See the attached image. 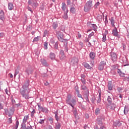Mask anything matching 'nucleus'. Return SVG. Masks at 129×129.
Here are the masks:
<instances>
[{
	"mask_svg": "<svg viewBox=\"0 0 129 129\" xmlns=\"http://www.w3.org/2000/svg\"><path fill=\"white\" fill-rule=\"evenodd\" d=\"M94 35V32H92L91 34L88 35V38L90 39L92 36Z\"/></svg>",
	"mask_w": 129,
	"mask_h": 129,
	"instance_id": "6e6d98bb",
	"label": "nucleus"
},
{
	"mask_svg": "<svg viewBox=\"0 0 129 129\" xmlns=\"http://www.w3.org/2000/svg\"><path fill=\"white\" fill-rule=\"evenodd\" d=\"M19 124H20V123L19 122V120H17L16 121L15 127H14L13 129H18V127H19Z\"/></svg>",
	"mask_w": 129,
	"mask_h": 129,
	"instance_id": "ea45409f",
	"label": "nucleus"
},
{
	"mask_svg": "<svg viewBox=\"0 0 129 129\" xmlns=\"http://www.w3.org/2000/svg\"><path fill=\"white\" fill-rule=\"evenodd\" d=\"M79 89V88L78 87V85H77L75 87V90L76 91L77 93L80 92Z\"/></svg>",
	"mask_w": 129,
	"mask_h": 129,
	"instance_id": "8fccbe9b",
	"label": "nucleus"
},
{
	"mask_svg": "<svg viewBox=\"0 0 129 129\" xmlns=\"http://www.w3.org/2000/svg\"><path fill=\"white\" fill-rule=\"evenodd\" d=\"M70 12L72 14H75L76 13V9L73 6V7H71L70 9Z\"/></svg>",
	"mask_w": 129,
	"mask_h": 129,
	"instance_id": "cd10ccee",
	"label": "nucleus"
},
{
	"mask_svg": "<svg viewBox=\"0 0 129 129\" xmlns=\"http://www.w3.org/2000/svg\"><path fill=\"white\" fill-rule=\"evenodd\" d=\"M41 64L45 67H48V66H49V63L47 62V60L44 58L41 59Z\"/></svg>",
	"mask_w": 129,
	"mask_h": 129,
	"instance_id": "ddd939ff",
	"label": "nucleus"
},
{
	"mask_svg": "<svg viewBox=\"0 0 129 129\" xmlns=\"http://www.w3.org/2000/svg\"><path fill=\"white\" fill-rule=\"evenodd\" d=\"M21 128L22 129H27V125H26V123H23L21 124Z\"/></svg>",
	"mask_w": 129,
	"mask_h": 129,
	"instance_id": "a18cd8bd",
	"label": "nucleus"
},
{
	"mask_svg": "<svg viewBox=\"0 0 129 129\" xmlns=\"http://www.w3.org/2000/svg\"><path fill=\"white\" fill-rule=\"evenodd\" d=\"M107 101L109 104H111V103H112V99H111V97H110V96H108Z\"/></svg>",
	"mask_w": 129,
	"mask_h": 129,
	"instance_id": "c85d7f7f",
	"label": "nucleus"
},
{
	"mask_svg": "<svg viewBox=\"0 0 129 129\" xmlns=\"http://www.w3.org/2000/svg\"><path fill=\"white\" fill-rule=\"evenodd\" d=\"M27 10H28V11H30V12H31V13H33V10H32V9L29 6L27 7Z\"/></svg>",
	"mask_w": 129,
	"mask_h": 129,
	"instance_id": "338daca9",
	"label": "nucleus"
},
{
	"mask_svg": "<svg viewBox=\"0 0 129 129\" xmlns=\"http://www.w3.org/2000/svg\"><path fill=\"white\" fill-rule=\"evenodd\" d=\"M54 113L55 114V120L56 121H59V116H58V111H56L55 112H54Z\"/></svg>",
	"mask_w": 129,
	"mask_h": 129,
	"instance_id": "f704fd0d",
	"label": "nucleus"
},
{
	"mask_svg": "<svg viewBox=\"0 0 129 129\" xmlns=\"http://www.w3.org/2000/svg\"><path fill=\"white\" fill-rule=\"evenodd\" d=\"M60 59L63 60L65 58V53H64V50H61L59 52Z\"/></svg>",
	"mask_w": 129,
	"mask_h": 129,
	"instance_id": "a211bd4d",
	"label": "nucleus"
},
{
	"mask_svg": "<svg viewBox=\"0 0 129 129\" xmlns=\"http://www.w3.org/2000/svg\"><path fill=\"white\" fill-rule=\"evenodd\" d=\"M49 58L51 60H55L56 58V55L53 52H50L49 54Z\"/></svg>",
	"mask_w": 129,
	"mask_h": 129,
	"instance_id": "6ab92c4d",
	"label": "nucleus"
},
{
	"mask_svg": "<svg viewBox=\"0 0 129 129\" xmlns=\"http://www.w3.org/2000/svg\"><path fill=\"white\" fill-rule=\"evenodd\" d=\"M30 111H31V113H32L33 114H34L36 112V111L35 110V109L34 108H31Z\"/></svg>",
	"mask_w": 129,
	"mask_h": 129,
	"instance_id": "bf43d9fd",
	"label": "nucleus"
},
{
	"mask_svg": "<svg viewBox=\"0 0 129 129\" xmlns=\"http://www.w3.org/2000/svg\"><path fill=\"white\" fill-rule=\"evenodd\" d=\"M129 110L128 108H127V107L126 106L124 107V114H125V115H126V114H127V112H128Z\"/></svg>",
	"mask_w": 129,
	"mask_h": 129,
	"instance_id": "4c0bfd02",
	"label": "nucleus"
},
{
	"mask_svg": "<svg viewBox=\"0 0 129 129\" xmlns=\"http://www.w3.org/2000/svg\"><path fill=\"white\" fill-rule=\"evenodd\" d=\"M72 98V96L71 94H68L67 96V98L66 99V103L71 105L73 108H74V105L76 104V100L75 99Z\"/></svg>",
	"mask_w": 129,
	"mask_h": 129,
	"instance_id": "f03ea898",
	"label": "nucleus"
},
{
	"mask_svg": "<svg viewBox=\"0 0 129 129\" xmlns=\"http://www.w3.org/2000/svg\"><path fill=\"white\" fill-rule=\"evenodd\" d=\"M5 111L6 114H8L9 116H12V115L14 114V111L13 109H12V108L10 109L9 111L8 109H5Z\"/></svg>",
	"mask_w": 129,
	"mask_h": 129,
	"instance_id": "9b49d317",
	"label": "nucleus"
},
{
	"mask_svg": "<svg viewBox=\"0 0 129 129\" xmlns=\"http://www.w3.org/2000/svg\"><path fill=\"white\" fill-rule=\"evenodd\" d=\"M120 77H125V74L121 72L120 74H119Z\"/></svg>",
	"mask_w": 129,
	"mask_h": 129,
	"instance_id": "5fc2aeb1",
	"label": "nucleus"
},
{
	"mask_svg": "<svg viewBox=\"0 0 129 129\" xmlns=\"http://www.w3.org/2000/svg\"><path fill=\"white\" fill-rule=\"evenodd\" d=\"M107 86L109 90H112L113 86H112V84H111V82H109L108 83Z\"/></svg>",
	"mask_w": 129,
	"mask_h": 129,
	"instance_id": "7c9ffc66",
	"label": "nucleus"
},
{
	"mask_svg": "<svg viewBox=\"0 0 129 129\" xmlns=\"http://www.w3.org/2000/svg\"><path fill=\"white\" fill-rule=\"evenodd\" d=\"M8 9L10 11L13 10L14 9V5L12 3H9L8 4Z\"/></svg>",
	"mask_w": 129,
	"mask_h": 129,
	"instance_id": "bb28decb",
	"label": "nucleus"
},
{
	"mask_svg": "<svg viewBox=\"0 0 129 129\" xmlns=\"http://www.w3.org/2000/svg\"><path fill=\"white\" fill-rule=\"evenodd\" d=\"M67 4L68 6L71 5V0H67Z\"/></svg>",
	"mask_w": 129,
	"mask_h": 129,
	"instance_id": "e2e57ef3",
	"label": "nucleus"
},
{
	"mask_svg": "<svg viewBox=\"0 0 129 129\" xmlns=\"http://www.w3.org/2000/svg\"><path fill=\"white\" fill-rule=\"evenodd\" d=\"M28 5L32 6L34 8H37V6H38V3H37V1L36 0H29L28 1Z\"/></svg>",
	"mask_w": 129,
	"mask_h": 129,
	"instance_id": "0eeeda50",
	"label": "nucleus"
},
{
	"mask_svg": "<svg viewBox=\"0 0 129 129\" xmlns=\"http://www.w3.org/2000/svg\"><path fill=\"white\" fill-rule=\"evenodd\" d=\"M106 41V35L103 34L102 42H105Z\"/></svg>",
	"mask_w": 129,
	"mask_h": 129,
	"instance_id": "09e8293b",
	"label": "nucleus"
},
{
	"mask_svg": "<svg viewBox=\"0 0 129 129\" xmlns=\"http://www.w3.org/2000/svg\"><path fill=\"white\" fill-rule=\"evenodd\" d=\"M97 19L98 20V21H99V22H101V21H102V16L100 15H98L97 17Z\"/></svg>",
	"mask_w": 129,
	"mask_h": 129,
	"instance_id": "58836bf2",
	"label": "nucleus"
},
{
	"mask_svg": "<svg viewBox=\"0 0 129 129\" xmlns=\"http://www.w3.org/2000/svg\"><path fill=\"white\" fill-rule=\"evenodd\" d=\"M47 120L49 121L50 124H53V123H54V118L52 117H48Z\"/></svg>",
	"mask_w": 129,
	"mask_h": 129,
	"instance_id": "a878e982",
	"label": "nucleus"
},
{
	"mask_svg": "<svg viewBox=\"0 0 129 129\" xmlns=\"http://www.w3.org/2000/svg\"><path fill=\"white\" fill-rule=\"evenodd\" d=\"M74 108L73 110V113H74V115L75 117V118H76V119H79V116H78V113L77 112V109L76 108Z\"/></svg>",
	"mask_w": 129,
	"mask_h": 129,
	"instance_id": "4468645a",
	"label": "nucleus"
},
{
	"mask_svg": "<svg viewBox=\"0 0 129 129\" xmlns=\"http://www.w3.org/2000/svg\"><path fill=\"white\" fill-rule=\"evenodd\" d=\"M81 89H82V90H88V89H87V87H86V86L84 85H82L81 87Z\"/></svg>",
	"mask_w": 129,
	"mask_h": 129,
	"instance_id": "a19ab883",
	"label": "nucleus"
},
{
	"mask_svg": "<svg viewBox=\"0 0 129 129\" xmlns=\"http://www.w3.org/2000/svg\"><path fill=\"white\" fill-rule=\"evenodd\" d=\"M9 123H12L13 122V120H12V116H9Z\"/></svg>",
	"mask_w": 129,
	"mask_h": 129,
	"instance_id": "0e129e2a",
	"label": "nucleus"
},
{
	"mask_svg": "<svg viewBox=\"0 0 129 129\" xmlns=\"http://www.w3.org/2000/svg\"><path fill=\"white\" fill-rule=\"evenodd\" d=\"M61 128V123L59 122H57L55 124V129H60Z\"/></svg>",
	"mask_w": 129,
	"mask_h": 129,
	"instance_id": "c9c22d12",
	"label": "nucleus"
},
{
	"mask_svg": "<svg viewBox=\"0 0 129 129\" xmlns=\"http://www.w3.org/2000/svg\"><path fill=\"white\" fill-rule=\"evenodd\" d=\"M83 95L85 99L88 102V103H90V101H89V90H86L83 93Z\"/></svg>",
	"mask_w": 129,
	"mask_h": 129,
	"instance_id": "39448f33",
	"label": "nucleus"
},
{
	"mask_svg": "<svg viewBox=\"0 0 129 129\" xmlns=\"http://www.w3.org/2000/svg\"><path fill=\"white\" fill-rule=\"evenodd\" d=\"M38 107L39 110H41L42 112H45V113H48L49 112V110L46 107H43L41 106V105L38 104Z\"/></svg>",
	"mask_w": 129,
	"mask_h": 129,
	"instance_id": "1a4fd4ad",
	"label": "nucleus"
},
{
	"mask_svg": "<svg viewBox=\"0 0 129 129\" xmlns=\"http://www.w3.org/2000/svg\"><path fill=\"white\" fill-rule=\"evenodd\" d=\"M90 27L93 28L94 31H96V30H97V26H96V24H91Z\"/></svg>",
	"mask_w": 129,
	"mask_h": 129,
	"instance_id": "c756f323",
	"label": "nucleus"
},
{
	"mask_svg": "<svg viewBox=\"0 0 129 129\" xmlns=\"http://www.w3.org/2000/svg\"><path fill=\"white\" fill-rule=\"evenodd\" d=\"M28 119H29V115L24 116V117L23 120V123H26V122H27V120H28Z\"/></svg>",
	"mask_w": 129,
	"mask_h": 129,
	"instance_id": "473e14b6",
	"label": "nucleus"
},
{
	"mask_svg": "<svg viewBox=\"0 0 129 129\" xmlns=\"http://www.w3.org/2000/svg\"><path fill=\"white\" fill-rule=\"evenodd\" d=\"M77 95L78 97L81 98L82 100H83H83H84V99L83 98V97H82V95H81L80 94V92H77Z\"/></svg>",
	"mask_w": 129,
	"mask_h": 129,
	"instance_id": "e433bc0d",
	"label": "nucleus"
},
{
	"mask_svg": "<svg viewBox=\"0 0 129 129\" xmlns=\"http://www.w3.org/2000/svg\"><path fill=\"white\" fill-rule=\"evenodd\" d=\"M69 12V10L68 9H67L66 11L63 13V15L62 16L63 19L64 20H68V12Z\"/></svg>",
	"mask_w": 129,
	"mask_h": 129,
	"instance_id": "dca6fc26",
	"label": "nucleus"
},
{
	"mask_svg": "<svg viewBox=\"0 0 129 129\" xmlns=\"http://www.w3.org/2000/svg\"><path fill=\"white\" fill-rule=\"evenodd\" d=\"M56 36L59 42H62L64 37V34L63 33H62L61 31H57L56 32Z\"/></svg>",
	"mask_w": 129,
	"mask_h": 129,
	"instance_id": "423d86ee",
	"label": "nucleus"
},
{
	"mask_svg": "<svg viewBox=\"0 0 129 129\" xmlns=\"http://www.w3.org/2000/svg\"><path fill=\"white\" fill-rule=\"evenodd\" d=\"M26 129H33V127L30 125L29 126H27V127H26Z\"/></svg>",
	"mask_w": 129,
	"mask_h": 129,
	"instance_id": "774afa93",
	"label": "nucleus"
},
{
	"mask_svg": "<svg viewBox=\"0 0 129 129\" xmlns=\"http://www.w3.org/2000/svg\"><path fill=\"white\" fill-rule=\"evenodd\" d=\"M4 104H5V103H0V109H3L4 108Z\"/></svg>",
	"mask_w": 129,
	"mask_h": 129,
	"instance_id": "052dcab7",
	"label": "nucleus"
},
{
	"mask_svg": "<svg viewBox=\"0 0 129 129\" xmlns=\"http://www.w3.org/2000/svg\"><path fill=\"white\" fill-rule=\"evenodd\" d=\"M44 50H47L48 49V42H45L44 43Z\"/></svg>",
	"mask_w": 129,
	"mask_h": 129,
	"instance_id": "49530a36",
	"label": "nucleus"
},
{
	"mask_svg": "<svg viewBox=\"0 0 129 129\" xmlns=\"http://www.w3.org/2000/svg\"><path fill=\"white\" fill-rule=\"evenodd\" d=\"M110 22H111V25L112 27H115V25H114V19L113 17L111 18Z\"/></svg>",
	"mask_w": 129,
	"mask_h": 129,
	"instance_id": "72a5a7b5",
	"label": "nucleus"
},
{
	"mask_svg": "<svg viewBox=\"0 0 129 129\" xmlns=\"http://www.w3.org/2000/svg\"><path fill=\"white\" fill-rule=\"evenodd\" d=\"M106 65V61L103 60L101 61L100 63L99 64L98 69L99 71H102L103 69H104V66Z\"/></svg>",
	"mask_w": 129,
	"mask_h": 129,
	"instance_id": "20e7f679",
	"label": "nucleus"
},
{
	"mask_svg": "<svg viewBox=\"0 0 129 129\" xmlns=\"http://www.w3.org/2000/svg\"><path fill=\"white\" fill-rule=\"evenodd\" d=\"M104 127H105L103 125L101 126L100 128L98 127V126H96L94 129H104Z\"/></svg>",
	"mask_w": 129,
	"mask_h": 129,
	"instance_id": "3c124183",
	"label": "nucleus"
},
{
	"mask_svg": "<svg viewBox=\"0 0 129 129\" xmlns=\"http://www.w3.org/2000/svg\"><path fill=\"white\" fill-rule=\"evenodd\" d=\"M90 64H89L88 63H84L83 65H84V67H85V68H86L87 69H89L90 70H91V69H92V67H93V66H94V63H93V62L91 61Z\"/></svg>",
	"mask_w": 129,
	"mask_h": 129,
	"instance_id": "6e6552de",
	"label": "nucleus"
},
{
	"mask_svg": "<svg viewBox=\"0 0 129 129\" xmlns=\"http://www.w3.org/2000/svg\"><path fill=\"white\" fill-rule=\"evenodd\" d=\"M39 38H40V36L35 37L32 41L33 43H35V42H38L39 41Z\"/></svg>",
	"mask_w": 129,
	"mask_h": 129,
	"instance_id": "de8ad7c7",
	"label": "nucleus"
},
{
	"mask_svg": "<svg viewBox=\"0 0 129 129\" xmlns=\"http://www.w3.org/2000/svg\"><path fill=\"white\" fill-rule=\"evenodd\" d=\"M61 9H62V11H63L64 13H65V12H66L67 10H68V9L66 7V4H65V3H62Z\"/></svg>",
	"mask_w": 129,
	"mask_h": 129,
	"instance_id": "4be33fe9",
	"label": "nucleus"
},
{
	"mask_svg": "<svg viewBox=\"0 0 129 129\" xmlns=\"http://www.w3.org/2000/svg\"><path fill=\"white\" fill-rule=\"evenodd\" d=\"M111 59L113 62H116V60L117 59V55H116V53L114 52L110 53Z\"/></svg>",
	"mask_w": 129,
	"mask_h": 129,
	"instance_id": "9d476101",
	"label": "nucleus"
},
{
	"mask_svg": "<svg viewBox=\"0 0 129 129\" xmlns=\"http://www.w3.org/2000/svg\"><path fill=\"white\" fill-rule=\"evenodd\" d=\"M30 82L27 81L22 87V88L19 90V93L25 99L28 100L30 98H32V97L30 96V92H31V89L29 88Z\"/></svg>",
	"mask_w": 129,
	"mask_h": 129,
	"instance_id": "f257e3e1",
	"label": "nucleus"
},
{
	"mask_svg": "<svg viewBox=\"0 0 129 129\" xmlns=\"http://www.w3.org/2000/svg\"><path fill=\"white\" fill-rule=\"evenodd\" d=\"M45 122V119H40L39 121V123L40 124H43Z\"/></svg>",
	"mask_w": 129,
	"mask_h": 129,
	"instance_id": "4d7b16f0",
	"label": "nucleus"
},
{
	"mask_svg": "<svg viewBox=\"0 0 129 129\" xmlns=\"http://www.w3.org/2000/svg\"><path fill=\"white\" fill-rule=\"evenodd\" d=\"M91 7H92V1H89L87 2L84 6V11L87 13V12L91 9Z\"/></svg>",
	"mask_w": 129,
	"mask_h": 129,
	"instance_id": "7ed1b4c3",
	"label": "nucleus"
},
{
	"mask_svg": "<svg viewBox=\"0 0 129 129\" xmlns=\"http://www.w3.org/2000/svg\"><path fill=\"white\" fill-rule=\"evenodd\" d=\"M110 109H111V110H114V109H115V105L114 104H111Z\"/></svg>",
	"mask_w": 129,
	"mask_h": 129,
	"instance_id": "37998d69",
	"label": "nucleus"
},
{
	"mask_svg": "<svg viewBox=\"0 0 129 129\" xmlns=\"http://www.w3.org/2000/svg\"><path fill=\"white\" fill-rule=\"evenodd\" d=\"M48 35V31L47 30H44V34H43V37H46Z\"/></svg>",
	"mask_w": 129,
	"mask_h": 129,
	"instance_id": "13d9d810",
	"label": "nucleus"
},
{
	"mask_svg": "<svg viewBox=\"0 0 129 129\" xmlns=\"http://www.w3.org/2000/svg\"><path fill=\"white\" fill-rule=\"evenodd\" d=\"M89 56L91 60H94L95 58V53H94V52H91L89 54Z\"/></svg>",
	"mask_w": 129,
	"mask_h": 129,
	"instance_id": "5701e85b",
	"label": "nucleus"
},
{
	"mask_svg": "<svg viewBox=\"0 0 129 129\" xmlns=\"http://www.w3.org/2000/svg\"><path fill=\"white\" fill-rule=\"evenodd\" d=\"M5 19V12H4L3 10H1L0 12V20L2 21H4Z\"/></svg>",
	"mask_w": 129,
	"mask_h": 129,
	"instance_id": "aec40b11",
	"label": "nucleus"
},
{
	"mask_svg": "<svg viewBox=\"0 0 129 129\" xmlns=\"http://www.w3.org/2000/svg\"><path fill=\"white\" fill-rule=\"evenodd\" d=\"M60 42L61 43H63L64 47H67V45H68V39L62 38V41Z\"/></svg>",
	"mask_w": 129,
	"mask_h": 129,
	"instance_id": "b1692460",
	"label": "nucleus"
},
{
	"mask_svg": "<svg viewBox=\"0 0 129 129\" xmlns=\"http://www.w3.org/2000/svg\"><path fill=\"white\" fill-rule=\"evenodd\" d=\"M97 122L99 125H102L103 124V122H102V119L101 118H97Z\"/></svg>",
	"mask_w": 129,
	"mask_h": 129,
	"instance_id": "393cba45",
	"label": "nucleus"
},
{
	"mask_svg": "<svg viewBox=\"0 0 129 129\" xmlns=\"http://www.w3.org/2000/svg\"><path fill=\"white\" fill-rule=\"evenodd\" d=\"M52 28L54 30H56L58 28V23L57 22H53L52 24Z\"/></svg>",
	"mask_w": 129,
	"mask_h": 129,
	"instance_id": "2f4dec72",
	"label": "nucleus"
},
{
	"mask_svg": "<svg viewBox=\"0 0 129 129\" xmlns=\"http://www.w3.org/2000/svg\"><path fill=\"white\" fill-rule=\"evenodd\" d=\"M95 100H96V98L95 96H93L92 97L91 99V101L92 102V103H94L95 102Z\"/></svg>",
	"mask_w": 129,
	"mask_h": 129,
	"instance_id": "c03bdc74",
	"label": "nucleus"
},
{
	"mask_svg": "<svg viewBox=\"0 0 129 129\" xmlns=\"http://www.w3.org/2000/svg\"><path fill=\"white\" fill-rule=\"evenodd\" d=\"M81 81L83 83V84L84 85L86 84V81L85 79H81Z\"/></svg>",
	"mask_w": 129,
	"mask_h": 129,
	"instance_id": "864d4df0",
	"label": "nucleus"
},
{
	"mask_svg": "<svg viewBox=\"0 0 129 129\" xmlns=\"http://www.w3.org/2000/svg\"><path fill=\"white\" fill-rule=\"evenodd\" d=\"M19 73V70H15V73L14 74V77H16L17 75H18V74Z\"/></svg>",
	"mask_w": 129,
	"mask_h": 129,
	"instance_id": "680f3d73",
	"label": "nucleus"
},
{
	"mask_svg": "<svg viewBox=\"0 0 129 129\" xmlns=\"http://www.w3.org/2000/svg\"><path fill=\"white\" fill-rule=\"evenodd\" d=\"M112 34L114 37H118V32L117 31V28L115 27L112 30Z\"/></svg>",
	"mask_w": 129,
	"mask_h": 129,
	"instance_id": "2eb2a0df",
	"label": "nucleus"
},
{
	"mask_svg": "<svg viewBox=\"0 0 129 129\" xmlns=\"http://www.w3.org/2000/svg\"><path fill=\"white\" fill-rule=\"evenodd\" d=\"M78 58L76 57H73L71 60V63L75 66L78 64Z\"/></svg>",
	"mask_w": 129,
	"mask_h": 129,
	"instance_id": "f8f14e48",
	"label": "nucleus"
},
{
	"mask_svg": "<svg viewBox=\"0 0 129 129\" xmlns=\"http://www.w3.org/2000/svg\"><path fill=\"white\" fill-rule=\"evenodd\" d=\"M108 21L107 20V16H105V24L106 25V24H108Z\"/></svg>",
	"mask_w": 129,
	"mask_h": 129,
	"instance_id": "69168bd1",
	"label": "nucleus"
},
{
	"mask_svg": "<svg viewBox=\"0 0 129 129\" xmlns=\"http://www.w3.org/2000/svg\"><path fill=\"white\" fill-rule=\"evenodd\" d=\"M54 48L56 50H58V42H56L55 44H54Z\"/></svg>",
	"mask_w": 129,
	"mask_h": 129,
	"instance_id": "603ef678",
	"label": "nucleus"
},
{
	"mask_svg": "<svg viewBox=\"0 0 129 129\" xmlns=\"http://www.w3.org/2000/svg\"><path fill=\"white\" fill-rule=\"evenodd\" d=\"M95 112L96 115H97L98 114H99V113H100V109L98 108H96L95 109Z\"/></svg>",
	"mask_w": 129,
	"mask_h": 129,
	"instance_id": "79ce46f5",
	"label": "nucleus"
},
{
	"mask_svg": "<svg viewBox=\"0 0 129 129\" xmlns=\"http://www.w3.org/2000/svg\"><path fill=\"white\" fill-rule=\"evenodd\" d=\"M122 123L120 121H116L114 122L113 125L114 126H121Z\"/></svg>",
	"mask_w": 129,
	"mask_h": 129,
	"instance_id": "412c9836",
	"label": "nucleus"
},
{
	"mask_svg": "<svg viewBox=\"0 0 129 129\" xmlns=\"http://www.w3.org/2000/svg\"><path fill=\"white\" fill-rule=\"evenodd\" d=\"M33 71L32 69V67L29 66L27 69L26 70L25 72H26L28 75H29V74H32V73H33Z\"/></svg>",
	"mask_w": 129,
	"mask_h": 129,
	"instance_id": "f3484780",
	"label": "nucleus"
}]
</instances>
